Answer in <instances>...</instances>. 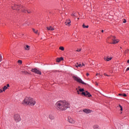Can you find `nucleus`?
<instances>
[{"label": "nucleus", "mask_w": 129, "mask_h": 129, "mask_svg": "<svg viewBox=\"0 0 129 129\" xmlns=\"http://www.w3.org/2000/svg\"><path fill=\"white\" fill-rule=\"evenodd\" d=\"M57 109L59 110H66L69 108V103L66 101H59L55 104Z\"/></svg>", "instance_id": "obj_1"}, {"label": "nucleus", "mask_w": 129, "mask_h": 129, "mask_svg": "<svg viewBox=\"0 0 129 129\" xmlns=\"http://www.w3.org/2000/svg\"><path fill=\"white\" fill-rule=\"evenodd\" d=\"M22 104L30 105V106H33V105L36 104V102L34 101L33 98L30 97H26L23 101Z\"/></svg>", "instance_id": "obj_2"}, {"label": "nucleus", "mask_w": 129, "mask_h": 129, "mask_svg": "<svg viewBox=\"0 0 129 129\" xmlns=\"http://www.w3.org/2000/svg\"><path fill=\"white\" fill-rule=\"evenodd\" d=\"M12 8L13 10H16L17 11H20L23 13H28V14H31L32 12L30 10H26V8L24 6H18L17 5H12Z\"/></svg>", "instance_id": "obj_3"}, {"label": "nucleus", "mask_w": 129, "mask_h": 129, "mask_svg": "<svg viewBox=\"0 0 129 129\" xmlns=\"http://www.w3.org/2000/svg\"><path fill=\"white\" fill-rule=\"evenodd\" d=\"M73 78L74 79V80H75V81H77V82H78L79 83H81V84L87 85V84L83 82V81H82L81 79L79 78V77L74 76L73 77Z\"/></svg>", "instance_id": "obj_4"}, {"label": "nucleus", "mask_w": 129, "mask_h": 129, "mask_svg": "<svg viewBox=\"0 0 129 129\" xmlns=\"http://www.w3.org/2000/svg\"><path fill=\"white\" fill-rule=\"evenodd\" d=\"M14 119L16 121V122H18L21 120V117L20 116V115L18 114H16L14 116Z\"/></svg>", "instance_id": "obj_5"}, {"label": "nucleus", "mask_w": 129, "mask_h": 129, "mask_svg": "<svg viewBox=\"0 0 129 129\" xmlns=\"http://www.w3.org/2000/svg\"><path fill=\"white\" fill-rule=\"evenodd\" d=\"M31 71L32 72L35 73V74H38L39 75H41V71L38 70L37 69H32Z\"/></svg>", "instance_id": "obj_6"}, {"label": "nucleus", "mask_w": 129, "mask_h": 129, "mask_svg": "<svg viewBox=\"0 0 129 129\" xmlns=\"http://www.w3.org/2000/svg\"><path fill=\"white\" fill-rule=\"evenodd\" d=\"M111 38L113 41L112 44H117V43H118L119 40L115 39V36H112Z\"/></svg>", "instance_id": "obj_7"}, {"label": "nucleus", "mask_w": 129, "mask_h": 129, "mask_svg": "<svg viewBox=\"0 0 129 129\" xmlns=\"http://www.w3.org/2000/svg\"><path fill=\"white\" fill-rule=\"evenodd\" d=\"M65 24L66 26H70L71 25V20L70 19H68L66 20Z\"/></svg>", "instance_id": "obj_8"}, {"label": "nucleus", "mask_w": 129, "mask_h": 129, "mask_svg": "<svg viewBox=\"0 0 129 129\" xmlns=\"http://www.w3.org/2000/svg\"><path fill=\"white\" fill-rule=\"evenodd\" d=\"M68 121H69V122H70V123H75V121H74L73 119H72L70 117H69L68 118Z\"/></svg>", "instance_id": "obj_9"}, {"label": "nucleus", "mask_w": 129, "mask_h": 129, "mask_svg": "<svg viewBox=\"0 0 129 129\" xmlns=\"http://www.w3.org/2000/svg\"><path fill=\"white\" fill-rule=\"evenodd\" d=\"M105 61H110V60H111V59H112V57H109V56H106V57H105L104 58Z\"/></svg>", "instance_id": "obj_10"}, {"label": "nucleus", "mask_w": 129, "mask_h": 129, "mask_svg": "<svg viewBox=\"0 0 129 129\" xmlns=\"http://www.w3.org/2000/svg\"><path fill=\"white\" fill-rule=\"evenodd\" d=\"M83 111H84V112H85V113H87V114L90 113V112H91V111L88 109H84L83 110Z\"/></svg>", "instance_id": "obj_11"}, {"label": "nucleus", "mask_w": 129, "mask_h": 129, "mask_svg": "<svg viewBox=\"0 0 129 129\" xmlns=\"http://www.w3.org/2000/svg\"><path fill=\"white\" fill-rule=\"evenodd\" d=\"M46 29L48 31H54V28H53L52 26L47 27Z\"/></svg>", "instance_id": "obj_12"}, {"label": "nucleus", "mask_w": 129, "mask_h": 129, "mask_svg": "<svg viewBox=\"0 0 129 129\" xmlns=\"http://www.w3.org/2000/svg\"><path fill=\"white\" fill-rule=\"evenodd\" d=\"M64 60V58L63 57H60V58H57L56 59V62H60L61 61Z\"/></svg>", "instance_id": "obj_13"}, {"label": "nucleus", "mask_w": 129, "mask_h": 129, "mask_svg": "<svg viewBox=\"0 0 129 129\" xmlns=\"http://www.w3.org/2000/svg\"><path fill=\"white\" fill-rule=\"evenodd\" d=\"M8 87H10V84H7V86H5L3 88V91H6L8 89Z\"/></svg>", "instance_id": "obj_14"}, {"label": "nucleus", "mask_w": 129, "mask_h": 129, "mask_svg": "<svg viewBox=\"0 0 129 129\" xmlns=\"http://www.w3.org/2000/svg\"><path fill=\"white\" fill-rule=\"evenodd\" d=\"M84 89H79V90H77L78 94H81L80 92H83Z\"/></svg>", "instance_id": "obj_15"}, {"label": "nucleus", "mask_w": 129, "mask_h": 129, "mask_svg": "<svg viewBox=\"0 0 129 129\" xmlns=\"http://www.w3.org/2000/svg\"><path fill=\"white\" fill-rule=\"evenodd\" d=\"M86 96H88V97H91L92 95L90 94L88 91H86Z\"/></svg>", "instance_id": "obj_16"}, {"label": "nucleus", "mask_w": 129, "mask_h": 129, "mask_svg": "<svg viewBox=\"0 0 129 129\" xmlns=\"http://www.w3.org/2000/svg\"><path fill=\"white\" fill-rule=\"evenodd\" d=\"M76 67L77 68H78V67H82V64H81V63L79 64L78 63H77V64H76Z\"/></svg>", "instance_id": "obj_17"}, {"label": "nucleus", "mask_w": 129, "mask_h": 129, "mask_svg": "<svg viewBox=\"0 0 129 129\" xmlns=\"http://www.w3.org/2000/svg\"><path fill=\"white\" fill-rule=\"evenodd\" d=\"M48 117H49V118H50V119H54V116H53V115H52V114H50L48 116Z\"/></svg>", "instance_id": "obj_18"}, {"label": "nucleus", "mask_w": 129, "mask_h": 129, "mask_svg": "<svg viewBox=\"0 0 129 129\" xmlns=\"http://www.w3.org/2000/svg\"><path fill=\"white\" fill-rule=\"evenodd\" d=\"M24 48L26 50H30V46L29 45H26L25 46H24Z\"/></svg>", "instance_id": "obj_19"}, {"label": "nucleus", "mask_w": 129, "mask_h": 129, "mask_svg": "<svg viewBox=\"0 0 129 129\" xmlns=\"http://www.w3.org/2000/svg\"><path fill=\"white\" fill-rule=\"evenodd\" d=\"M118 109H120V110H121V111H122V106H121V105H119V106H117Z\"/></svg>", "instance_id": "obj_20"}, {"label": "nucleus", "mask_w": 129, "mask_h": 129, "mask_svg": "<svg viewBox=\"0 0 129 129\" xmlns=\"http://www.w3.org/2000/svg\"><path fill=\"white\" fill-rule=\"evenodd\" d=\"M93 128L94 129H99V126L98 125H94Z\"/></svg>", "instance_id": "obj_21"}, {"label": "nucleus", "mask_w": 129, "mask_h": 129, "mask_svg": "<svg viewBox=\"0 0 129 129\" xmlns=\"http://www.w3.org/2000/svg\"><path fill=\"white\" fill-rule=\"evenodd\" d=\"M32 30L34 33H35V34H38V35H39V32L38 31V30L36 31L35 29H33Z\"/></svg>", "instance_id": "obj_22"}, {"label": "nucleus", "mask_w": 129, "mask_h": 129, "mask_svg": "<svg viewBox=\"0 0 129 129\" xmlns=\"http://www.w3.org/2000/svg\"><path fill=\"white\" fill-rule=\"evenodd\" d=\"M78 13H74V14H72V16H73L74 17H78Z\"/></svg>", "instance_id": "obj_23"}, {"label": "nucleus", "mask_w": 129, "mask_h": 129, "mask_svg": "<svg viewBox=\"0 0 129 129\" xmlns=\"http://www.w3.org/2000/svg\"><path fill=\"white\" fill-rule=\"evenodd\" d=\"M88 27H89L88 25L85 26V24H84L83 25V28H84V29H85V28L87 29L88 28Z\"/></svg>", "instance_id": "obj_24"}, {"label": "nucleus", "mask_w": 129, "mask_h": 129, "mask_svg": "<svg viewBox=\"0 0 129 129\" xmlns=\"http://www.w3.org/2000/svg\"><path fill=\"white\" fill-rule=\"evenodd\" d=\"M81 94H82V95H84V96H86V92H83Z\"/></svg>", "instance_id": "obj_25"}, {"label": "nucleus", "mask_w": 129, "mask_h": 129, "mask_svg": "<svg viewBox=\"0 0 129 129\" xmlns=\"http://www.w3.org/2000/svg\"><path fill=\"white\" fill-rule=\"evenodd\" d=\"M59 50H61V51H64V47L63 46H60L59 48Z\"/></svg>", "instance_id": "obj_26"}, {"label": "nucleus", "mask_w": 129, "mask_h": 129, "mask_svg": "<svg viewBox=\"0 0 129 129\" xmlns=\"http://www.w3.org/2000/svg\"><path fill=\"white\" fill-rule=\"evenodd\" d=\"M22 73H23L24 74H28L29 73H28V72H25L24 71H21Z\"/></svg>", "instance_id": "obj_27"}, {"label": "nucleus", "mask_w": 129, "mask_h": 129, "mask_svg": "<svg viewBox=\"0 0 129 129\" xmlns=\"http://www.w3.org/2000/svg\"><path fill=\"white\" fill-rule=\"evenodd\" d=\"M18 63H19L20 64H23V61L22 60H19L18 61Z\"/></svg>", "instance_id": "obj_28"}, {"label": "nucleus", "mask_w": 129, "mask_h": 129, "mask_svg": "<svg viewBox=\"0 0 129 129\" xmlns=\"http://www.w3.org/2000/svg\"><path fill=\"white\" fill-rule=\"evenodd\" d=\"M3 61V56H2V54H0V62H2Z\"/></svg>", "instance_id": "obj_29"}, {"label": "nucleus", "mask_w": 129, "mask_h": 129, "mask_svg": "<svg viewBox=\"0 0 129 129\" xmlns=\"http://www.w3.org/2000/svg\"><path fill=\"white\" fill-rule=\"evenodd\" d=\"M81 51V48H78L76 50L77 52H80Z\"/></svg>", "instance_id": "obj_30"}, {"label": "nucleus", "mask_w": 129, "mask_h": 129, "mask_svg": "<svg viewBox=\"0 0 129 129\" xmlns=\"http://www.w3.org/2000/svg\"><path fill=\"white\" fill-rule=\"evenodd\" d=\"M123 23H124V24H125V23H126V20L123 19Z\"/></svg>", "instance_id": "obj_31"}, {"label": "nucleus", "mask_w": 129, "mask_h": 129, "mask_svg": "<svg viewBox=\"0 0 129 129\" xmlns=\"http://www.w3.org/2000/svg\"><path fill=\"white\" fill-rule=\"evenodd\" d=\"M122 96H124V97H126V94H122Z\"/></svg>", "instance_id": "obj_32"}, {"label": "nucleus", "mask_w": 129, "mask_h": 129, "mask_svg": "<svg viewBox=\"0 0 129 129\" xmlns=\"http://www.w3.org/2000/svg\"><path fill=\"white\" fill-rule=\"evenodd\" d=\"M104 75L105 76H109V75H107L106 74H104Z\"/></svg>", "instance_id": "obj_33"}, {"label": "nucleus", "mask_w": 129, "mask_h": 129, "mask_svg": "<svg viewBox=\"0 0 129 129\" xmlns=\"http://www.w3.org/2000/svg\"><path fill=\"white\" fill-rule=\"evenodd\" d=\"M3 90H2V89H1V90H0V93H2V92H3Z\"/></svg>", "instance_id": "obj_34"}, {"label": "nucleus", "mask_w": 129, "mask_h": 129, "mask_svg": "<svg viewBox=\"0 0 129 129\" xmlns=\"http://www.w3.org/2000/svg\"><path fill=\"white\" fill-rule=\"evenodd\" d=\"M129 71V68H127L126 70V71Z\"/></svg>", "instance_id": "obj_35"}, {"label": "nucleus", "mask_w": 129, "mask_h": 129, "mask_svg": "<svg viewBox=\"0 0 129 129\" xmlns=\"http://www.w3.org/2000/svg\"><path fill=\"white\" fill-rule=\"evenodd\" d=\"M119 95L120 96H122V94H119Z\"/></svg>", "instance_id": "obj_36"}, {"label": "nucleus", "mask_w": 129, "mask_h": 129, "mask_svg": "<svg viewBox=\"0 0 129 129\" xmlns=\"http://www.w3.org/2000/svg\"><path fill=\"white\" fill-rule=\"evenodd\" d=\"M86 75L87 76H89V74L88 73H87Z\"/></svg>", "instance_id": "obj_37"}, {"label": "nucleus", "mask_w": 129, "mask_h": 129, "mask_svg": "<svg viewBox=\"0 0 129 129\" xmlns=\"http://www.w3.org/2000/svg\"><path fill=\"white\" fill-rule=\"evenodd\" d=\"M101 32H102V33H103V32H104V31L103 30H102Z\"/></svg>", "instance_id": "obj_38"}, {"label": "nucleus", "mask_w": 129, "mask_h": 129, "mask_svg": "<svg viewBox=\"0 0 129 129\" xmlns=\"http://www.w3.org/2000/svg\"><path fill=\"white\" fill-rule=\"evenodd\" d=\"M127 63L129 64V59L127 61Z\"/></svg>", "instance_id": "obj_39"}, {"label": "nucleus", "mask_w": 129, "mask_h": 129, "mask_svg": "<svg viewBox=\"0 0 129 129\" xmlns=\"http://www.w3.org/2000/svg\"><path fill=\"white\" fill-rule=\"evenodd\" d=\"M82 67H83V66H84V63H82Z\"/></svg>", "instance_id": "obj_40"}, {"label": "nucleus", "mask_w": 129, "mask_h": 129, "mask_svg": "<svg viewBox=\"0 0 129 129\" xmlns=\"http://www.w3.org/2000/svg\"><path fill=\"white\" fill-rule=\"evenodd\" d=\"M96 75H99V74L97 73V74H96Z\"/></svg>", "instance_id": "obj_41"}, {"label": "nucleus", "mask_w": 129, "mask_h": 129, "mask_svg": "<svg viewBox=\"0 0 129 129\" xmlns=\"http://www.w3.org/2000/svg\"><path fill=\"white\" fill-rule=\"evenodd\" d=\"M79 19V18H78V20Z\"/></svg>", "instance_id": "obj_42"}, {"label": "nucleus", "mask_w": 129, "mask_h": 129, "mask_svg": "<svg viewBox=\"0 0 129 129\" xmlns=\"http://www.w3.org/2000/svg\"><path fill=\"white\" fill-rule=\"evenodd\" d=\"M120 49H121V47H120Z\"/></svg>", "instance_id": "obj_43"}]
</instances>
